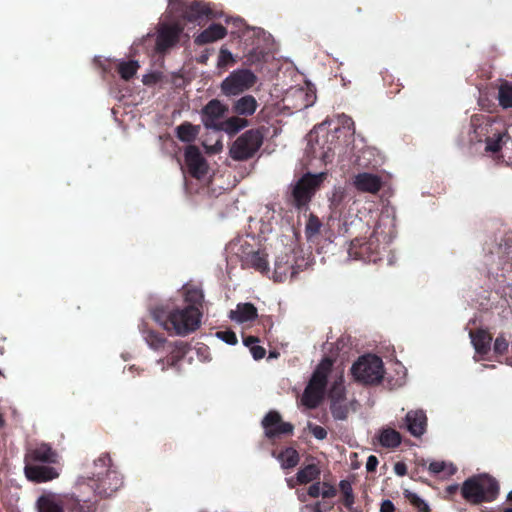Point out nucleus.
I'll return each mask as SVG.
<instances>
[{
	"label": "nucleus",
	"instance_id": "c03bdc74",
	"mask_svg": "<svg viewBox=\"0 0 512 512\" xmlns=\"http://www.w3.org/2000/svg\"><path fill=\"white\" fill-rule=\"evenodd\" d=\"M308 429L311 432V434L318 440H323L327 436V431L322 426L309 423Z\"/></svg>",
	"mask_w": 512,
	"mask_h": 512
},
{
	"label": "nucleus",
	"instance_id": "864d4df0",
	"mask_svg": "<svg viewBox=\"0 0 512 512\" xmlns=\"http://www.w3.org/2000/svg\"><path fill=\"white\" fill-rule=\"evenodd\" d=\"M301 512H324L321 508V503L307 504L300 508Z\"/></svg>",
	"mask_w": 512,
	"mask_h": 512
},
{
	"label": "nucleus",
	"instance_id": "bb28decb",
	"mask_svg": "<svg viewBox=\"0 0 512 512\" xmlns=\"http://www.w3.org/2000/svg\"><path fill=\"white\" fill-rule=\"evenodd\" d=\"M184 300L187 306L197 307L200 310L204 300L202 289L194 285L184 286Z\"/></svg>",
	"mask_w": 512,
	"mask_h": 512
},
{
	"label": "nucleus",
	"instance_id": "2f4dec72",
	"mask_svg": "<svg viewBox=\"0 0 512 512\" xmlns=\"http://www.w3.org/2000/svg\"><path fill=\"white\" fill-rule=\"evenodd\" d=\"M509 139L508 133L506 131H500L494 133L492 136H489L486 139V148L485 150L488 152H498L502 145Z\"/></svg>",
	"mask_w": 512,
	"mask_h": 512
},
{
	"label": "nucleus",
	"instance_id": "5fc2aeb1",
	"mask_svg": "<svg viewBox=\"0 0 512 512\" xmlns=\"http://www.w3.org/2000/svg\"><path fill=\"white\" fill-rule=\"evenodd\" d=\"M308 495L314 498L321 496V483H313L308 489Z\"/></svg>",
	"mask_w": 512,
	"mask_h": 512
},
{
	"label": "nucleus",
	"instance_id": "69168bd1",
	"mask_svg": "<svg viewBox=\"0 0 512 512\" xmlns=\"http://www.w3.org/2000/svg\"><path fill=\"white\" fill-rule=\"evenodd\" d=\"M5 425V420L3 419L2 414L0 413V428Z\"/></svg>",
	"mask_w": 512,
	"mask_h": 512
},
{
	"label": "nucleus",
	"instance_id": "4be33fe9",
	"mask_svg": "<svg viewBox=\"0 0 512 512\" xmlns=\"http://www.w3.org/2000/svg\"><path fill=\"white\" fill-rule=\"evenodd\" d=\"M63 500L54 493L41 495L36 502L38 512H63Z\"/></svg>",
	"mask_w": 512,
	"mask_h": 512
},
{
	"label": "nucleus",
	"instance_id": "4d7b16f0",
	"mask_svg": "<svg viewBox=\"0 0 512 512\" xmlns=\"http://www.w3.org/2000/svg\"><path fill=\"white\" fill-rule=\"evenodd\" d=\"M394 509V504L390 500H384L381 503L380 512H393Z\"/></svg>",
	"mask_w": 512,
	"mask_h": 512
},
{
	"label": "nucleus",
	"instance_id": "aec40b11",
	"mask_svg": "<svg viewBox=\"0 0 512 512\" xmlns=\"http://www.w3.org/2000/svg\"><path fill=\"white\" fill-rule=\"evenodd\" d=\"M406 428L414 437L422 436L426 431L427 417L423 410H412L405 417Z\"/></svg>",
	"mask_w": 512,
	"mask_h": 512
},
{
	"label": "nucleus",
	"instance_id": "39448f33",
	"mask_svg": "<svg viewBox=\"0 0 512 512\" xmlns=\"http://www.w3.org/2000/svg\"><path fill=\"white\" fill-rule=\"evenodd\" d=\"M331 368L329 358H324L316 367L301 399L307 408H315L322 400Z\"/></svg>",
	"mask_w": 512,
	"mask_h": 512
},
{
	"label": "nucleus",
	"instance_id": "a19ab883",
	"mask_svg": "<svg viewBox=\"0 0 512 512\" xmlns=\"http://www.w3.org/2000/svg\"><path fill=\"white\" fill-rule=\"evenodd\" d=\"M345 197V191L341 187L334 188L330 197L331 206L337 208Z\"/></svg>",
	"mask_w": 512,
	"mask_h": 512
},
{
	"label": "nucleus",
	"instance_id": "423d86ee",
	"mask_svg": "<svg viewBox=\"0 0 512 512\" xmlns=\"http://www.w3.org/2000/svg\"><path fill=\"white\" fill-rule=\"evenodd\" d=\"M354 378L364 384L379 383L384 376L382 360L375 355H366L353 364L351 368Z\"/></svg>",
	"mask_w": 512,
	"mask_h": 512
},
{
	"label": "nucleus",
	"instance_id": "c9c22d12",
	"mask_svg": "<svg viewBox=\"0 0 512 512\" xmlns=\"http://www.w3.org/2000/svg\"><path fill=\"white\" fill-rule=\"evenodd\" d=\"M139 68V64L137 61H121L118 64V72L122 79L129 80L131 79L137 72Z\"/></svg>",
	"mask_w": 512,
	"mask_h": 512
},
{
	"label": "nucleus",
	"instance_id": "f8f14e48",
	"mask_svg": "<svg viewBox=\"0 0 512 512\" xmlns=\"http://www.w3.org/2000/svg\"><path fill=\"white\" fill-rule=\"evenodd\" d=\"M316 89L310 82H305L304 86L294 87L287 93L286 100L292 102L296 110L311 107L316 101Z\"/></svg>",
	"mask_w": 512,
	"mask_h": 512
},
{
	"label": "nucleus",
	"instance_id": "052dcab7",
	"mask_svg": "<svg viewBox=\"0 0 512 512\" xmlns=\"http://www.w3.org/2000/svg\"><path fill=\"white\" fill-rule=\"evenodd\" d=\"M296 495H297L298 500H299L300 502H303V503L307 501V498H308V496H309V495H308V492H307V493H305V492H304V491H302V490H297V491H296Z\"/></svg>",
	"mask_w": 512,
	"mask_h": 512
},
{
	"label": "nucleus",
	"instance_id": "1a4fd4ad",
	"mask_svg": "<svg viewBox=\"0 0 512 512\" xmlns=\"http://www.w3.org/2000/svg\"><path fill=\"white\" fill-rule=\"evenodd\" d=\"M326 177L325 172L317 174L307 173L303 175L296 183L293 189V198L297 207L305 206L312 195Z\"/></svg>",
	"mask_w": 512,
	"mask_h": 512
},
{
	"label": "nucleus",
	"instance_id": "9d476101",
	"mask_svg": "<svg viewBox=\"0 0 512 512\" xmlns=\"http://www.w3.org/2000/svg\"><path fill=\"white\" fill-rule=\"evenodd\" d=\"M256 80L257 77L250 70L239 69L233 71L223 80L221 89L226 96H235L250 89L256 83Z\"/></svg>",
	"mask_w": 512,
	"mask_h": 512
},
{
	"label": "nucleus",
	"instance_id": "09e8293b",
	"mask_svg": "<svg viewBox=\"0 0 512 512\" xmlns=\"http://www.w3.org/2000/svg\"><path fill=\"white\" fill-rule=\"evenodd\" d=\"M341 487L343 489L344 496H345L344 504L346 507L351 508V506L354 502L352 489H351L350 485H344L343 483L341 484Z\"/></svg>",
	"mask_w": 512,
	"mask_h": 512
},
{
	"label": "nucleus",
	"instance_id": "f03ea898",
	"mask_svg": "<svg viewBox=\"0 0 512 512\" xmlns=\"http://www.w3.org/2000/svg\"><path fill=\"white\" fill-rule=\"evenodd\" d=\"M152 317L164 330L184 337L200 327L202 313L197 307L185 306L169 311L155 309Z\"/></svg>",
	"mask_w": 512,
	"mask_h": 512
},
{
	"label": "nucleus",
	"instance_id": "58836bf2",
	"mask_svg": "<svg viewBox=\"0 0 512 512\" xmlns=\"http://www.w3.org/2000/svg\"><path fill=\"white\" fill-rule=\"evenodd\" d=\"M404 495H405L406 499L414 507H416L418 509L419 512H429L430 511V507H429L428 503L424 499H422L419 495H417L416 493L409 491V490H405Z\"/></svg>",
	"mask_w": 512,
	"mask_h": 512
},
{
	"label": "nucleus",
	"instance_id": "4c0bfd02",
	"mask_svg": "<svg viewBox=\"0 0 512 512\" xmlns=\"http://www.w3.org/2000/svg\"><path fill=\"white\" fill-rule=\"evenodd\" d=\"M498 100L503 108H512V84L505 83L500 86Z\"/></svg>",
	"mask_w": 512,
	"mask_h": 512
},
{
	"label": "nucleus",
	"instance_id": "6ab92c4d",
	"mask_svg": "<svg viewBox=\"0 0 512 512\" xmlns=\"http://www.w3.org/2000/svg\"><path fill=\"white\" fill-rule=\"evenodd\" d=\"M382 179L376 174L362 172L353 178L354 187L364 193L376 194L382 187Z\"/></svg>",
	"mask_w": 512,
	"mask_h": 512
},
{
	"label": "nucleus",
	"instance_id": "a878e982",
	"mask_svg": "<svg viewBox=\"0 0 512 512\" xmlns=\"http://www.w3.org/2000/svg\"><path fill=\"white\" fill-rule=\"evenodd\" d=\"M374 242L371 240L368 243L361 244L359 241H353L349 249V255L354 258H361L366 261L376 262L377 258L372 255V246Z\"/></svg>",
	"mask_w": 512,
	"mask_h": 512
},
{
	"label": "nucleus",
	"instance_id": "ddd939ff",
	"mask_svg": "<svg viewBox=\"0 0 512 512\" xmlns=\"http://www.w3.org/2000/svg\"><path fill=\"white\" fill-rule=\"evenodd\" d=\"M58 462V453L46 443L29 448L25 455V464H57Z\"/></svg>",
	"mask_w": 512,
	"mask_h": 512
},
{
	"label": "nucleus",
	"instance_id": "5701e85b",
	"mask_svg": "<svg viewBox=\"0 0 512 512\" xmlns=\"http://www.w3.org/2000/svg\"><path fill=\"white\" fill-rule=\"evenodd\" d=\"M226 34L227 30L225 27L220 24H211L195 37V43L198 45L212 43L224 38Z\"/></svg>",
	"mask_w": 512,
	"mask_h": 512
},
{
	"label": "nucleus",
	"instance_id": "2eb2a0df",
	"mask_svg": "<svg viewBox=\"0 0 512 512\" xmlns=\"http://www.w3.org/2000/svg\"><path fill=\"white\" fill-rule=\"evenodd\" d=\"M265 435L269 438L283 434H290L293 431L292 424L283 422L278 412L270 411L262 420Z\"/></svg>",
	"mask_w": 512,
	"mask_h": 512
},
{
	"label": "nucleus",
	"instance_id": "79ce46f5",
	"mask_svg": "<svg viewBox=\"0 0 512 512\" xmlns=\"http://www.w3.org/2000/svg\"><path fill=\"white\" fill-rule=\"evenodd\" d=\"M341 401H333L331 404L332 414L335 419L343 420L346 418L347 410L340 404Z\"/></svg>",
	"mask_w": 512,
	"mask_h": 512
},
{
	"label": "nucleus",
	"instance_id": "c85d7f7f",
	"mask_svg": "<svg viewBox=\"0 0 512 512\" xmlns=\"http://www.w3.org/2000/svg\"><path fill=\"white\" fill-rule=\"evenodd\" d=\"M247 125V120L237 116H233L223 121L222 124H220L217 132L224 131L228 134H236L241 129L245 128Z\"/></svg>",
	"mask_w": 512,
	"mask_h": 512
},
{
	"label": "nucleus",
	"instance_id": "f257e3e1",
	"mask_svg": "<svg viewBox=\"0 0 512 512\" xmlns=\"http://www.w3.org/2000/svg\"><path fill=\"white\" fill-rule=\"evenodd\" d=\"M252 242H254V239L247 236L230 244L231 250L239 256L243 265L266 274L276 282H283L295 276L297 271L293 266L294 257L291 249H285L275 257L274 268L271 271L267 261L266 249L257 248Z\"/></svg>",
	"mask_w": 512,
	"mask_h": 512
},
{
	"label": "nucleus",
	"instance_id": "b1692460",
	"mask_svg": "<svg viewBox=\"0 0 512 512\" xmlns=\"http://www.w3.org/2000/svg\"><path fill=\"white\" fill-rule=\"evenodd\" d=\"M469 335L476 354L481 357L486 355L490 350L492 341L491 335L484 330H478L475 333L470 332Z\"/></svg>",
	"mask_w": 512,
	"mask_h": 512
},
{
	"label": "nucleus",
	"instance_id": "4468645a",
	"mask_svg": "<svg viewBox=\"0 0 512 512\" xmlns=\"http://www.w3.org/2000/svg\"><path fill=\"white\" fill-rule=\"evenodd\" d=\"M227 112V107L218 100H211L202 109V123L208 129L218 130L222 124V118Z\"/></svg>",
	"mask_w": 512,
	"mask_h": 512
},
{
	"label": "nucleus",
	"instance_id": "72a5a7b5",
	"mask_svg": "<svg viewBox=\"0 0 512 512\" xmlns=\"http://www.w3.org/2000/svg\"><path fill=\"white\" fill-rule=\"evenodd\" d=\"M142 334L147 345L154 350H160L166 344V339L152 330L142 329Z\"/></svg>",
	"mask_w": 512,
	"mask_h": 512
},
{
	"label": "nucleus",
	"instance_id": "f3484780",
	"mask_svg": "<svg viewBox=\"0 0 512 512\" xmlns=\"http://www.w3.org/2000/svg\"><path fill=\"white\" fill-rule=\"evenodd\" d=\"M185 162L192 176L201 178L206 174L207 163L196 146L186 148Z\"/></svg>",
	"mask_w": 512,
	"mask_h": 512
},
{
	"label": "nucleus",
	"instance_id": "473e14b6",
	"mask_svg": "<svg viewBox=\"0 0 512 512\" xmlns=\"http://www.w3.org/2000/svg\"><path fill=\"white\" fill-rule=\"evenodd\" d=\"M199 130V126L184 123L177 127V136L183 142H191L197 137Z\"/></svg>",
	"mask_w": 512,
	"mask_h": 512
},
{
	"label": "nucleus",
	"instance_id": "cd10ccee",
	"mask_svg": "<svg viewBox=\"0 0 512 512\" xmlns=\"http://www.w3.org/2000/svg\"><path fill=\"white\" fill-rule=\"evenodd\" d=\"M378 441L381 446L386 448H395L401 443L400 434L391 428H385L380 431L378 435Z\"/></svg>",
	"mask_w": 512,
	"mask_h": 512
},
{
	"label": "nucleus",
	"instance_id": "f704fd0d",
	"mask_svg": "<svg viewBox=\"0 0 512 512\" xmlns=\"http://www.w3.org/2000/svg\"><path fill=\"white\" fill-rule=\"evenodd\" d=\"M329 396L331 401H343L345 397V388L343 386V375L339 373L332 384V387L329 392Z\"/></svg>",
	"mask_w": 512,
	"mask_h": 512
},
{
	"label": "nucleus",
	"instance_id": "c756f323",
	"mask_svg": "<svg viewBox=\"0 0 512 512\" xmlns=\"http://www.w3.org/2000/svg\"><path fill=\"white\" fill-rule=\"evenodd\" d=\"M320 469L315 464H309L300 469L296 474V481L307 484L319 478Z\"/></svg>",
	"mask_w": 512,
	"mask_h": 512
},
{
	"label": "nucleus",
	"instance_id": "0e129e2a",
	"mask_svg": "<svg viewBox=\"0 0 512 512\" xmlns=\"http://www.w3.org/2000/svg\"><path fill=\"white\" fill-rule=\"evenodd\" d=\"M230 21L233 22V24L239 28L241 25H242V20L239 19V18H235V19H226V22L229 23Z\"/></svg>",
	"mask_w": 512,
	"mask_h": 512
},
{
	"label": "nucleus",
	"instance_id": "a211bd4d",
	"mask_svg": "<svg viewBox=\"0 0 512 512\" xmlns=\"http://www.w3.org/2000/svg\"><path fill=\"white\" fill-rule=\"evenodd\" d=\"M182 30L183 27L180 24H161L157 35V49L164 51L173 46L177 42Z\"/></svg>",
	"mask_w": 512,
	"mask_h": 512
},
{
	"label": "nucleus",
	"instance_id": "8fccbe9b",
	"mask_svg": "<svg viewBox=\"0 0 512 512\" xmlns=\"http://www.w3.org/2000/svg\"><path fill=\"white\" fill-rule=\"evenodd\" d=\"M335 495L336 489L332 485L326 482L321 483V496L323 498H331L334 497Z\"/></svg>",
	"mask_w": 512,
	"mask_h": 512
},
{
	"label": "nucleus",
	"instance_id": "20e7f679",
	"mask_svg": "<svg viewBox=\"0 0 512 512\" xmlns=\"http://www.w3.org/2000/svg\"><path fill=\"white\" fill-rule=\"evenodd\" d=\"M94 469L91 476L79 479V484H87L99 495H109L118 488L117 474L109 469V460L105 457L94 462Z\"/></svg>",
	"mask_w": 512,
	"mask_h": 512
},
{
	"label": "nucleus",
	"instance_id": "0eeeda50",
	"mask_svg": "<svg viewBox=\"0 0 512 512\" xmlns=\"http://www.w3.org/2000/svg\"><path fill=\"white\" fill-rule=\"evenodd\" d=\"M328 121H324L317 127H315L307 136V148L306 153L315 159L327 163L331 160V145L328 144V134L326 131V124Z\"/></svg>",
	"mask_w": 512,
	"mask_h": 512
},
{
	"label": "nucleus",
	"instance_id": "dca6fc26",
	"mask_svg": "<svg viewBox=\"0 0 512 512\" xmlns=\"http://www.w3.org/2000/svg\"><path fill=\"white\" fill-rule=\"evenodd\" d=\"M54 464H25L26 477L33 482L41 483L58 478L59 470Z\"/></svg>",
	"mask_w": 512,
	"mask_h": 512
},
{
	"label": "nucleus",
	"instance_id": "774afa93",
	"mask_svg": "<svg viewBox=\"0 0 512 512\" xmlns=\"http://www.w3.org/2000/svg\"><path fill=\"white\" fill-rule=\"evenodd\" d=\"M503 512H512V508H505Z\"/></svg>",
	"mask_w": 512,
	"mask_h": 512
},
{
	"label": "nucleus",
	"instance_id": "680f3d73",
	"mask_svg": "<svg viewBox=\"0 0 512 512\" xmlns=\"http://www.w3.org/2000/svg\"><path fill=\"white\" fill-rule=\"evenodd\" d=\"M286 482H287L288 487H290V488H294L296 485L299 484L298 481H296V477L295 478H293V477L287 478Z\"/></svg>",
	"mask_w": 512,
	"mask_h": 512
},
{
	"label": "nucleus",
	"instance_id": "6e6d98bb",
	"mask_svg": "<svg viewBox=\"0 0 512 512\" xmlns=\"http://www.w3.org/2000/svg\"><path fill=\"white\" fill-rule=\"evenodd\" d=\"M377 465H378L377 457L374 455L369 456L367 459V462H366L367 471H369V472L374 471L376 469Z\"/></svg>",
	"mask_w": 512,
	"mask_h": 512
},
{
	"label": "nucleus",
	"instance_id": "e433bc0d",
	"mask_svg": "<svg viewBox=\"0 0 512 512\" xmlns=\"http://www.w3.org/2000/svg\"><path fill=\"white\" fill-rule=\"evenodd\" d=\"M456 467L452 463L444 461H433L429 464V471L433 474L444 473L447 476L453 475L456 472Z\"/></svg>",
	"mask_w": 512,
	"mask_h": 512
},
{
	"label": "nucleus",
	"instance_id": "7c9ffc66",
	"mask_svg": "<svg viewBox=\"0 0 512 512\" xmlns=\"http://www.w3.org/2000/svg\"><path fill=\"white\" fill-rule=\"evenodd\" d=\"M283 469L295 467L299 462V454L293 448H287L277 456Z\"/></svg>",
	"mask_w": 512,
	"mask_h": 512
},
{
	"label": "nucleus",
	"instance_id": "393cba45",
	"mask_svg": "<svg viewBox=\"0 0 512 512\" xmlns=\"http://www.w3.org/2000/svg\"><path fill=\"white\" fill-rule=\"evenodd\" d=\"M258 107L257 100L252 95H245L235 101L233 111L242 116L253 115Z\"/></svg>",
	"mask_w": 512,
	"mask_h": 512
},
{
	"label": "nucleus",
	"instance_id": "338daca9",
	"mask_svg": "<svg viewBox=\"0 0 512 512\" xmlns=\"http://www.w3.org/2000/svg\"><path fill=\"white\" fill-rule=\"evenodd\" d=\"M508 499L512 501V490L508 493Z\"/></svg>",
	"mask_w": 512,
	"mask_h": 512
},
{
	"label": "nucleus",
	"instance_id": "bf43d9fd",
	"mask_svg": "<svg viewBox=\"0 0 512 512\" xmlns=\"http://www.w3.org/2000/svg\"><path fill=\"white\" fill-rule=\"evenodd\" d=\"M257 342H258V339L255 337H252V336H249L244 339L245 346L250 347V348H251V346L256 345Z\"/></svg>",
	"mask_w": 512,
	"mask_h": 512
},
{
	"label": "nucleus",
	"instance_id": "6e6552de",
	"mask_svg": "<svg viewBox=\"0 0 512 512\" xmlns=\"http://www.w3.org/2000/svg\"><path fill=\"white\" fill-rule=\"evenodd\" d=\"M263 136L258 130H248L238 137L230 148L234 160L252 157L262 145Z\"/></svg>",
	"mask_w": 512,
	"mask_h": 512
},
{
	"label": "nucleus",
	"instance_id": "e2e57ef3",
	"mask_svg": "<svg viewBox=\"0 0 512 512\" xmlns=\"http://www.w3.org/2000/svg\"><path fill=\"white\" fill-rule=\"evenodd\" d=\"M459 486L457 484L450 485L446 488V492L448 494H453L458 490Z\"/></svg>",
	"mask_w": 512,
	"mask_h": 512
},
{
	"label": "nucleus",
	"instance_id": "3c124183",
	"mask_svg": "<svg viewBox=\"0 0 512 512\" xmlns=\"http://www.w3.org/2000/svg\"><path fill=\"white\" fill-rule=\"evenodd\" d=\"M250 352L255 360L262 359L265 356V349L257 344L251 346Z\"/></svg>",
	"mask_w": 512,
	"mask_h": 512
},
{
	"label": "nucleus",
	"instance_id": "13d9d810",
	"mask_svg": "<svg viewBox=\"0 0 512 512\" xmlns=\"http://www.w3.org/2000/svg\"><path fill=\"white\" fill-rule=\"evenodd\" d=\"M394 472L398 476H404L407 472L406 465L404 463L398 462L394 465Z\"/></svg>",
	"mask_w": 512,
	"mask_h": 512
},
{
	"label": "nucleus",
	"instance_id": "ea45409f",
	"mask_svg": "<svg viewBox=\"0 0 512 512\" xmlns=\"http://www.w3.org/2000/svg\"><path fill=\"white\" fill-rule=\"evenodd\" d=\"M321 226L320 220L316 216L310 215L305 227L306 236L308 238L314 237L319 233Z\"/></svg>",
	"mask_w": 512,
	"mask_h": 512
},
{
	"label": "nucleus",
	"instance_id": "49530a36",
	"mask_svg": "<svg viewBox=\"0 0 512 512\" xmlns=\"http://www.w3.org/2000/svg\"><path fill=\"white\" fill-rule=\"evenodd\" d=\"M508 349V342L504 337H497L494 342V352L503 354Z\"/></svg>",
	"mask_w": 512,
	"mask_h": 512
},
{
	"label": "nucleus",
	"instance_id": "a18cd8bd",
	"mask_svg": "<svg viewBox=\"0 0 512 512\" xmlns=\"http://www.w3.org/2000/svg\"><path fill=\"white\" fill-rule=\"evenodd\" d=\"M230 62H233L232 53L225 48H221L219 52L218 66H226Z\"/></svg>",
	"mask_w": 512,
	"mask_h": 512
},
{
	"label": "nucleus",
	"instance_id": "9b49d317",
	"mask_svg": "<svg viewBox=\"0 0 512 512\" xmlns=\"http://www.w3.org/2000/svg\"><path fill=\"white\" fill-rule=\"evenodd\" d=\"M170 12L183 17L189 22L201 20L210 16V9L202 2H186L184 0H173L169 3Z\"/></svg>",
	"mask_w": 512,
	"mask_h": 512
},
{
	"label": "nucleus",
	"instance_id": "603ef678",
	"mask_svg": "<svg viewBox=\"0 0 512 512\" xmlns=\"http://www.w3.org/2000/svg\"><path fill=\"white\" fill-rule=\"evenodd\" d=\"M203 146L206 148L209 153H217L222 150L223 145L221 140L218 138L215 143L211 146H208L206 142H203Z\"/></svg>",
	"mask_w": 512,
	"mask_h": 512
},
{
	"label": "nucleus",
	"instance_id": "7ed1b4c3",
	"mask_svg": "<svg viewBox=\"0 0 512 512\" xmlns=\"http://www.w3.org/2000/svg\"><path fill=\"white\" fill-rule=\"evenodd\" d=\"M463 498L473 504L491 502L499 493L496 479L488 474H480L465 480L461 487Z\"/></svg>",
	"mask_w": 512,
	"mask_h": 512
},
{
	"label": "nucleus",
	"instance_id": "412c9836",
	"mask_svg": "<svg viewBox=\"0 0 512 512\" xmlns=\"http://www.w3.org/2000/svg\"><path fill=\"white\" fill-rule=\"evenodd\" d=\"M257 317V308L252 303H239L236 308L229 313V318L238 324L251 322Z\"/></svg>",
	"mask_w": 512,
	"mask_h": 512
},
{
	"label": "nucleus",
	"instance_id": "37998d69",
	"mask_svg": "<svg viewBox=\"0 0 512 512\" xmlns=\"http://www.w3.org/2000/svg\"><path fill=\"white\" fill-rule=\"evenodd\" d=\"M216 336L229 345H235L237 343L236 334L232 331H220L217 332Z\"/></svg>",
	"mask_w": 512,
	"mask_h": 512
},
{
	"label": "nucleus",
	"instance_id": "de8ad7c7",
	"mask_svg": "<svg viewBox=\"0 0 512 512\" xmlns=\"http://www.w3.org/2000/svg\"><path fill=\"white\" fill-rule=\"evenodd\" d=\"M338 121L343 128L348 129L354 133V122L349 116L345 114L338 115Z\"/></svg>",
	"mask_w": 512,
	"mask_h": 512
}]
</instances>
